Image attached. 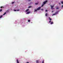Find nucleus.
<instances>
[{
	"instance_id": "obj_1",
	"label": "nucleus",
	"mask_w": 63,
	"mask_h": 63,
	"mask_svg": "<svg viewBox=\"0 0 63 63\" xmlns=\"http://www.w3.org/2000/svg\"><path fill=\"white\" fill-rule=\"evenodd\" d=\"M47 0H46L45 1L43 2V3L44 5H45V4H46V3H47Z\"/></svg>"
},
{
	"instance_id": "obj_2",
	"label": "nucleus",
	"mask_w": 63,
	"mask_h": 63,
	"mask_svg": "<svg viewBox=\"0 0 63 63\" xmlns=\"http://www.w3.org/2000/svg\"><path fill=\"white\" fill-rule=\"evenodd\" d=\"M41 7H38V8H37V10H40V9H41Z\"/></svg>"
},
{
	"instance_id": "obj_3",
	"label": "nucleus",
	"mask_w": 63,
	"mask_h": 63,
	"mask_svg": "<svg viewBox=\"0 0 63 63\" xmlns=\"http://www.w3.org/2000/svg\"><path fill=\"white\" fill-rule=\"evenodd\" d=\"M39 60H37L36 61V63H39Z\"/></svg>"
},
{
	"instance_id": "obj_4",
	"label": "nucleus",
	"mask_w": 63,
	"mask_h": 63,
	"mask_svg": "<svg viewBox=\"0 0 63 63\" xmlns=\"http://www.w3.org/2000/svg\"><path fill=\"white\" fill-rule=\"evenodd\" d=\"M29 10V9H27L25 11V12H28V11Z\"/></svg>"
},
{
	"instance_id": "obj_5",
	"label": "nucleus",
	"mask_w": 63,
	"mask_h": 63,
	"mask_svg": "<svg viewBox=\"0 0 63 63\" xmlns=\"http://www.w3.org/2000/svg\"><path fill=\"white\" fill-rule=\"evenodd\" d=\"M30 12H28L27 13V14H30Z\"/></svg>"
},
{
	"instance_id": "obj_6",
	"label": "nucleus",
	"mask_w": 63,
	"mask_h": 63,
	"mask_svg": "<svg viewBox=\"0 0 63 63\" xmlns=\"http://www.w3.org/2000/svg\"><path fill=\"white\" fill-rule=\"evenodd\" d=\"M16 61L17 63H19V62H18V59H17Z\"/></svg>"
},
{
	"instance_id": "obj_7",
	"label": "nucleus",
	"mask_w": 63,
	"mask_h": 63,
	"mask_svg": "<svg viewBox=\"0 0 63 63\" xmlns=\"http://www.w3.org/2000/svg\"><path fill=\"white\" fill-rule=\"evenodd\" d=\"M54 7V5H53V6H51V9H52V8H53V7Z\"/></svg>"
},
{
	"instance_id": "obj_8",
	"label": "nucleus",
	"mask_w": 63,
	"mask_h": 63,
	"mask_svg": "<svg viewBox=\"0 0 63 63\" xmlns=\"http://www.w3.org/2000/svg\"><path fill=\"white\" fill-rule=\"evenodd\" d=\"M44 5V4H43V5H42L41 6V7H43Z\"/></svg>"
},
{
	"instance_id": "obj_9",
	"label": "nucleus",
	"mask_w": 63,
	"mask_h": 63,
	"mask_svg": "<svg viewBox=\"0 0 63 63\" xmlns=\"http://www.w3.org/2000/svg\"><path fill=\"white\" fill-rule=\"evenodd\" d=\"M37 9H34V12H37Z\"/></svg>"
},
{
	"instance_id": "obj_10",
	"label": "nucleus",
	"mask_w": 63,
	"mask_h": 63,
	"mask_svg": "<svg viewBox=\"0 0 63 63\" xmlns=\"http://www.w3.org/2000/svg\"><path fill=\"white\" fill-rule=\"evenodd\" d=\"M6 14V12H5L3 14V15L4 16V15H5Z\"/></svg>"
},
{
	"instance_id": "obj_11",
	"label": "nucleus",
	"mask_w": 63,
	"mask_h": 63,
	"mask_svg": "<svg viewBox=\"0 0 63 63\" xmlns=\"http://www.w3.org/2000/svg\"><path fill=\"white\" fill-rule=\"evenodd\" d=\"M32 8V6H29L28 7V8Z\"/></svg>"
},
{
	"instance_id": "obj_12",
	"label": "nucleus",
	"mask_w": 63,
	"mask_h": 63,
	"mask_svg": "<svg viewBox=\"0 0 63 63\" xmlns=\"http://www.w3.org/2000/svg\"><path fill=\"white\" fill-rule=\"evenodd\" d=\"M50 24H53V22H51L50 23Z\"/></svg>"
},
{
	"instance_id": "obj_13",
	"label": "nucleus",
	"mask_w": 63,
	"mask_h": 63,
	"mask_svg": "<svg viewBox=\"0 0 63 63\" xmlns=\"http://www.w3.org/2000/svg\"><path fill=\"white\" fill-rule=\"evenodd\" d=\"M48 18L50 20H51V19L50 17H49Z\"/></svg>"
},
{
	"instance_id": "obj_14",
	"label": "nucleus",
	"mask_w": 63,
	"mask_h": 63,
	"mask_svg": "<svg viewBox=\"0 0 63 63\" xmlns=\"http://www.w3.org/2000/svg\"><path fill=\"white\" fill-rule=\"evenodd\" d=\"M3 17V15H1L0 16V18H2V17Z\"/></svg>"
},
{
	"instance_id": "obj_15",
	"label": "nucleus",
	"mask_w": 63,
	"mask_h": 63,
	"mask_svg": "<svg viewBox=\"0 0 63 63\" xmlns=\"http://www.w3.org/2000/svg\"><path fill=\"white\" fill-rule=\"evenodd\" d=\"M58 12L59 11H58L57 12H56V13H55V14H58Z\"/></svg>"
},
{
	"instance_id": "obj_16",
	"label": "nucleus",
	"mask_w": 63,
	"mask_h": 63,
	"mask_svg": "<svg viewBox=\"0 0 63 63\" xmlns=\"http://www.w3.org/2000/svg\"><path fill=\"white\" fill-rule=\"evenodd\" d=\"M47 16V13H46L45 14V16Z\"/></svg>"
},
{
	"instance_id": "obj_17",
	"label": "nucleus",
	"mask_w": 63,
	"mask_h": 63,
	"mask_svg": "<svg viewBox=\"0 0 63 63\" xmlns=\"http://www.w3.org/2000/svg\"><path fill=\"white\" fill-rule=\"evenodd\" d=\"M35 5H38V3H35Z\"/></svg>"
},
{
	"instance_id": "obj_18",
	"label": "nucleus",
	"mask_w": 63,
	"mask_h": 63,
	"mask_svg": "<svg viewBox=\"0 0 63 63\" xmlns=\"http://www.w3.org/2000/svg\"><path fill=\"white\" fill-rule=\"evenodd\" d=\"M17 11H20V10L19 9H18L16 10Z\"/></svg>"
},
{
	"instance_id": "obj_19",
	"label": "nucleus",
	"mask_w": 63,
	"mask_h": 63,
	"mask_svg": "<svg viewBox=\"0 0 63 63\" xmlns=\"http://www.w3.org/2000/svg\"><path fill=\"white\" fill-rule=\"evenodd\" d=\"M56 15L55 13H54V14H53V15H52V16H54V15Z\"/></svg>"
},
{
	"instance_id": "obj_20",
	"label": "nucleus",
	"mask_w": 63,
	"mask_h": 63,
	"mask_svg": "<svg viewBox=\"0 0 63 63\" xmlns=\"http://www.w3.org/2000/svg\"><path fill=\"white\" fill-rule=\"evenodd\" d=\"M61 4H63V1H61Z\"/></svg>"
},
{
	"instance_id": "obj_21",
	"label": "nucleus",
	"mask_w": 63,
	"mask_h": 63,
	"mask_svg": "<svg viewBox=\"0 0 63 63\" xmlns=\"http://www.w3.org/2000/svg\"><path fill=\"white\" fill-rule=\"evenodd\" d=\"M51 22V20H50L49 22V23H50Z\"/></svg>"
},
{
	"instance_id": "obj_22",
	"label": "nucleus",
	"mask_w": 63,
	"mask_h": 63,
	"mask_svg": "<svg viewBox=\"0 0 63 63\" xmlns=\"http://www.w3.org/2000/svg\"><path fill=\"white\" fill-rule=\"evenodd\" d=\"M2 11V9H0V12H1V11Z\"/></svg>"
},
{
	"instance_id": "obj_23",
	"label": "nucleus",
	"mask_w": 63,
	"mask_h": 63,
	"mask_svg": "<svg viewBox=\"0 0 63 63\" xmlns=\"http://www.w3.org/2000/svg\"><path fill=\"white\" fill-rule=\"evenodd\" d=\"M14 3H15V1L12 2V4H14Z\"/></svg>"
},
{
	"instance_id": "obj_24",
	"label": "nucleus",
	"mask_w": 63,
	"mask_h": 63,
	"mask_svg": "<svg viewBox=\"0 0 63 63\" xmlns=\"http://www.w3.org/2000/svg\"><path fill=\"white\" fill-rule=\"evenodd\" d=\"M42 63H44V61H42Z\"/></svg>"
},
{
	"instance_id": "obj_25",
	"label": "nucleus",
	"mask_w": 63,
	"mask_h": 63,
	"mask_svg": "<svg viewBox=\"0 0 63 63\" xmlns=\"http://www.w3.org/2000/svg\"><path fill=\"white\" fill-rule=\"evenodd\" d=\"M0 8H3V6H1L0 7Z\"/></svg>"
},
{
	"instance_id": "obj_26",
	"label": "nucleus",
	"mask_w": 63,
	"mask_h": 63,
	"mask_svg": "<svg viewBox=\"0 0 63 63\" xmlns=\"http://www.w3.org/2000/svg\"><path fill=\"white\" fill-rule=\"evenodd\" d=\"M41 11H44V9H41Z\"/></svg>"
},
{
	"instance_id": "obj_27",
	"label": "nucleus",
	"mask_w": 63,
	"mask_h": 63,
	"mask_svg": "<svg viewBox=\"0 0 63 63\" xmlns=\"http://www.w3.org/2000/svg\"><path fill=\"white\" fill-rule=\"evenodd\" d=\"M14 11H16V10H14Z\"/></svg>"
},
{
	"instance_id": "obj_28",
	"label": "nucleus",
	"mask_w": 63,
	"mask_h": 63,
	"mask_svg": "<svg viewBox=\"0 0 63 63\" xmlns=\"http://www.w3.org/2000/svg\"><path fill=\"white\" fill-rule=\"evenodd\" d=\"M28 22H30V20H28Z\"/></svg>"
},
{
	"instance_id": "obj_29",
	"label": "nucleus",
	"mask_w": 63,
	"mask_h": 63,
	"mask_svg": "<svg viewBox=\"0 0 63 63\" xmlns=\"http://www.w3.org/2000/svg\"><path fill=\"white\" fill-rule=\"evenodd\" d=\"M59 8H58V7H57L56 8V9H58Z\"/></svg>"
},
{
	"instance_id": "obj_30",
	"label": "nucleus",
	"mask_w": 63,
	"mask_h": 63,
	"mask_svg": "<svg viewBox=\"0 0 63 63\" xmlns=\"http://www.w3.org/2000/svg\"><path fill=\"white\" fill-rule=\"evenodd\" d=\"M47 10H46V12H47Z\"/></svg>"
},
{
	"instance_id": "obj_31",
	"label": "nucleus",
	"mask_w": 63,
	"mask_h": 63,
	"mask_svg": "<svg viewBox=\"0 0 63 63\" xmlns=\"http://www.w3.org/2000/svg\"><path fill=\"white\" fill-rule=\"evenodd\" d=\"M62 8L63 7V5L62 6Z\"/></svg>"
},
{
	"instance_id": "obj_32",
	"label": "nucleus",
	"mask_w": 63,
	"mask_h": 63,
	"mask_svg": "<svg viewBox=\"0 0 63 63\" xmlns=\"http://www.w3.org/2000/svg\"><path fill=\"white\" fill-rule=\"evenodd\" d=\"M31 1V0H29L28 1Z\"/></svg>"
},
{
	"instance_id": "obj_33",
	"label": "nucleus",
	"mask_w": 63,
	"mask_h": 63,
	"mask_svg": "<svg viewBox=\"0 0 63 63\" xmlns=\"http://www.w3.org/2000/svg\"><path fill=\"white\" fill-rule=\"evenodd\" d=\"M53 11L52 12V13H53Z\"/></svg>"
},
{
	"instance_id": "obj_34",
	"label": "nucleus",
	"mask_w": 63,
	"mask_h": 63,
	"mask_svg": "<svg viewBox=\"0 0 63 63\" xmlns=\"http://www.w3.org/2000/svg\"><path fill=\"white\" fill-rule=\"evenodd\" d=\"M27 63H29V62H27Z\"/></svg>"
},
{
	"instance_id": "obj_35",
	"label": "nucleus",
	"mask_w": 63,
	"mask_h": 63,
	"mask_svg": "<svg viewBox=\"0 0 63 63\" xmlns=\"http://www.w3.org/2000/svg\"><path fill=\"white\" fill-rule=\"evenodd\" d=\"M59 4L60 5V3H59Z\"/></svg>"
}]
</instances>
